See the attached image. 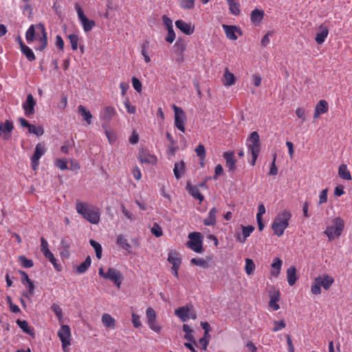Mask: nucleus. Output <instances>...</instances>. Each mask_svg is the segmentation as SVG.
Instances as JSON below:
<instances>
[{
    "label": "nucleus",
    "instance_id": "nucleus-1",
    "mask_svg": "<svg viewBox=\"0 0 352 352\" xmlns=\"http://www.w3.org/2000/svg\"><path fill=\"white\" fill-rule=\"evenodd\" d=\"M76 211L87 221L92 224H97L100 219V213L98 208L89 205L85 202L76 203Z\"/></svg>",
    "mask_w": 352,
    "mask_h": 352
},
{
    "label": "nucleus",
    "instance_id": "nucleus-2",
    "mask_svg": "<svg viewBox=\"0 0 352 352\" xmlns=\"http://www.w3.org/2000/svg\"><path fill=\"white\" fill-rule=\"evenodd\" d=\"M291 217V212L286 210L276 216L272 224V229L275 235L281 236L284 234L285 230L289 226V221Z\"/></svg>",
    "mask_w": 352,
    "mask_h": 352
},
{
    "label": "nucleus",
    "instance_id": "nucleus-3",
    "mask_svg": "<svg viewBox=\"0 0 352 352\" xmlns=\"http://www.w3.org/2000/svg\"><path fill=\"white\" fill-rule=\"evenodd\" d=\"M334 282V279L327 274L316 277L311 287V292L314 295L321 294V287L328 290Z\"/></svg>",
    "mask_w": 352,
    "mask_h": 352
},
{
    "label": "nucleus",
    "instance_id": "nucleus-4",
    "mask_svg": "<svg viewBox=\"0 0 352 352\" xmlns=\"http://www.w3.org/2000/svg\"><path fill=\"white\" fill-rule=\"evenodd\" d=\"M344 228V221L340 217L333 219L332 225L328 226L324 231V234L328 236L329 240L331 241L341 235Z\"/></svg>",
    "mask_w": 352,
    "mask_h": 352
},
{
    "label": "nucleus",
    "instance_id": "nucleus-5",
    "mask_svg": "<svg viewBox=\"0 0 352 352\" xmlns=\"http://www.w3.org/2000/svg\"><path fill=\"white\" fill-rule=\"evenodd\" d=\"M189 241L187 246L197 253H201L204 251L202 246L203 236L200 232H191L188 234Z\"/></svg>",
    "mask_w": 352,
    "mask_h": 352
},
{
    "label": "nucleus",
    "instance_id": "nucleus-6",
    "mask_svg": "<svg viewBox=\"0 0 352 352\" xmlns=\"http://www.w3.org/2000/svg\"><path fill=\"white\" fill-rule=\"evenodd\" d=\"M57 335L60 338L62 344V348L64 352L69 351L68 346L71 344V331L67 324L60 327L57 332Z\"/></svg>",
    "mask_w": 352,
    "mask_h": 352
},
{
    "label": "nucleus",
    "instance_id": "nucleus-7",
    "mask_svg": "<svg viewBox=\"0 0 352 352\" xmlns=\"http://www.w3.org/2000/svg\"><path fill=\"white\" fill-rule=\"evenodd\" d=\"M75 9L77 12L78 19L82 25L84 31L86 32L91 31L96 25L95 21L87 19L78 3L75 4Z\"/></svg>",
    "mask_w": 352,
    "mask_h": 352
},
{
    "label": "nucleus",
    "instance_id": "nucleus-8",
    "mask_svg": "<svg viewBox=\"0 0 352 352\" xmlns=\"http://www.w3.org/2000/svg\"><path fill=\"white\" fill-rule=\"evenodd\" d=\"M247 146L249 153H259L261 150L260 137L256 131L250 133L247 139Z\"/></svg>",
    "mask_w": 352,
    "mask_h": 352
},
{
    "label": "nucleus",
    "instance_id": "nucleus-9",
    "mask_svg": "<svg viewBox=\"0 0 352 352\" xmlns=\"http://www.w3.org/2000/svg\"><path fill=\"white\" fill-rule=\"evenodd\" d=\"M46 153V148L43 144L38 143L36 145L34 153L31 157L32 167L36 170L38 167L40 158Z\"/></svg>",
    "mask_w": 352,
    "mask_h": 352
},
{
    "label": "nucleus",
    "instance_id": "nucleus-10",
    "mask_svg": "<svg viewBox=\"0 0 352 352\" xmlns=\"http://www.w3.org/2000/svg\"><path fill=\"white\" fill-rule=\"evenodd\" d=\"M175 112V125L181 131H185L184 120L186 119L184 111L176 105L173 106Z\"/></svg>",
    "mask_w": 352,
    "mask_h": 352
},
{
    "label": "nucleus",
    "instance_id": "nucleus-11",
    "mask_svg": "<svg viewBox=\"0 0 352 352\" xmlns=\"http://www.w3.org/2000/svg\"><path fill=\"white\" fill-rule=\"evenodd\" d=\"M38 30L41 33V36L38 35V32H36L35 40L38 41V45L35 47L36 50L43 51L47 45V33L43 25L39 24Z\"/></svg>",
    "mask_w": 352,
    "mask_h": 352
},
{
    "label": "nucleus",
    "instance_id": "nucleus-12",
    "mask_svg": "<svg viewBox=\"0 0 352 352\" xmlns=\"http://www.w3.org/2000/svg\"><path fill=\"white\" fill-rule=\"evenodd\" d=\"M146 314L149 328L155 332L159 333L161 331L162 327L156 324L155 311L153 308L149 307L146 309Z\"/></svg>",
    "mask_w": 352,
    "mask_h": 352
},
{
    "label": "nucleus",
    "instance_id": "nucleus-13",
    "mask_svg": "<svg viewBox=\"0 0 352 352\" xmlns=\"http://www.w3.org/2000/svg\"><path fill=\"white\" fill-rule=\"evenodd\" d=\"M104 278L111 280L118 288H120L122 283V276L120 272L117 270L109 267L105 273Z\"/></svg>",
    "mask_w": 352,
    "mask_h": 352
},
{
    "label": "nucleus",
    "instance_id": "nucleus-14",
    "mask_svg": "<svg viewBox=\"0 0 352 352\" xmlns=\"http://www.w3.org/2000/svg\"><path fill=\"white\" fill-rule=\"evenodd\" d=\"M36 102L33 96L31 94H28L26 101L23 104V108L25 111V114L30 116L34 113V106Z\"/></svg>",
    "mask_w": 352,
    "mask_h": 352
},
{
    "label": "nucleus",
    "instance_id": "nucleus-15",
    "mask_svg": "<svg viewBox=\"0 0 352 352\" xmlns=\"http://www.w3.org/2000/svg\"><path fill=\"white\" fill-rule=\"evenodd\" d=\"M192 308V304H187L184 307H180L175 309V314L179 318L182 322H186L188 320V313Z\"/></svg>",
    "mask_w": 352,
    "mask_h": 352
},
{
    "label": "nucleus",
    "instance_id": "nucleus-16",
    "mask_svg": "<svg viewBox=\"0 0 352 352\" xmlns=\"http://www.w3.org/2000/svg\"><path fill=\"white\" fill-rule=\"evenodd\" d=\"M329 34V30L327 27L321 25L318 28V30L316 33L315 41L318 45L322 44L325 38L327 37Z\"/></svg>",
    "mask_w": 352,
    "mask_h": 352
},
{
    "label": "nucleus",
    "instance_id": "nucleus-17",
    "mask_svg": "<svg viewBox=\"0 0 352 352\" xmlns=\"http://www.w3.org/2000/svg\"><path fill=\"white\" fill-rule=\"evenodd\" d=\"M226 162V166L230 171H234L236 169V160L233 152H225L223 155Z\"/></svg>",
    "mask_w": 352,
    "mask_h": 352
},
{
    "label": "nucleus",
    "instance_id": "nucleus-18",
    "mask_svg": "<svg viewBox=\"0 0 352 352\" xmlns=\"http://www.w3.org/2000/svg\"><path fill=\"white\" fill-rule=\"evenodd\" d=\"M270 297L269 306L274 311L278 310L280 308L279 305L277 304L280 298V292L278 290L271 292Z\"/></svg>",
    "mask_w": 352,
    "mask_h": 352
},
{
    "label": "nucleus",
    "instance_id": "nucleus-19",
    "mask_svg": "<svg viewBox=\"0 0 352 352\" xmlns=\"http://www.w3.org/2000/svg\"><path fill=\"white\" fill-rule=\"evenodd\" d=\"M175 25L177 28H178L186 35H190L193 33V29H192L191 25L190 23H186L182 20L176 21Z\"/></svg>",
    "mask_w": 352,
    "mask_h": 352
},
{
    "label": "nucleus",
    "instance_id": "nucleus-20",
    "mask_svg": "<svg viewBox=\"0 0 352 352\" xmlns=\"http://www.w3.org/2000/svg\"><path fill=\"white\" fill-rule=\"evenodd\" d=\"M13 124L9 120H6L4 123L2 122V130L0 131V135H3L4 140H8L10 137V133L13 130Z\"/></svg>",
    "mask_w": 352,
    "mask_h": 352
},
{
    "label": "nucleus",
    "instance_id": "nucleus-21",
    "mask_svg": "<svg viewBox=\"0 0 352 352\" xmlns=\"http://www.w3.org/2000/svg\"><path fill=\"white\" fill-rule=\"evenodd\" d=\"M222 28L224 30L226 37L228 39L232 40V41H235L237 39V36L235 34V32L237 30V28L236 26L223 25Z\"/></svg>",
    "mask_w": 352,
    "mask_h": 352
},
{
    "label": "nucleus",
    "instance_id": "nucleus-22",
    "mask_svg": "<svg viewBox=\"0 0 352 352\" xmlns=\"http://www.w3.org/2000/svg\"><path fill=\"white\" fill-rule=\"evenodd\" d=\"M116 111L112 107H105L103 113L101 115L102 119L107 123H109L112 118L116 115Z\"/></svg>",
    "mask_w": 352,
    "mask_h": 352
},
{
    "label": "nucleus",
    "instance_id": "nucleus-23",
    "mask_svg": "<svg viewBox=\"0 0 352 352\" xmlns=\"http://www.w3.org/2000/svg\"><path fill=\"white\" fill-rule=\"evenodd\" d=\"M78 112L83 118L84 120H85L88 124H91L92 115L91 112L89 110H87L84 106L79 105L78 107Z\"/></svg>",
    "mask_w": 352,
    "mask_h": 352
},
{
    "label": "nucleus",
    "instance_id": "nucleus-24",
    "mask_svg": "<svg viewBox=\"0 0 352 352\" xmlns=\"http://www.w3.org/2000/svg\"><path fill=\"white\" fill-rule=\"evenodd\" d=\"M187 190L189 192V194H190V195L196 199H199L200 202H201L204 197V196L201 194L199 188L197 186H191L189 184H187Z\"/></svg>",
    "mask_w": 352,
    "mask_h": 352
},
{
    "label": "nucleus",
    "instance_id": "nucleus-25",
    "mask_svg": "<svg viewBox=\"0 0 352 352\" xmlns=\"http://www.w3.org/2000/svg\"><path fill=\"white\" fill-rule=\"evenodd\" d=\"M102 322L107 328L115 329L116 320L109 314H104L102 316Z\"/></svg>",
    "mask_w": 352,
    "mask_h": 352
},
{
    "label": "nucleus",
    "instance_id": "nucleus-26",
    "mask_svg": "<svg viewBox=\"0 0 352 352\" xmlns=\"http://www.w3.org/2000/svg\"><path fill=\"white\" fill-rule=\"evenodd\" d=\"M287 280L288 282V284L290 286L294 285L296 280H297V276H296V269L294 266H291L289 267L287 270Z\"/></svg>",
    "mask_w": 352,
    "mask_h": 352
},
{
    "label": "nucleus",
    "instance_id": "nucleus-27",
    "mask_svg": "<svg viewBox=\"0 0 352 352\" xmlns=\"http://www.w3.org/2000/svg\"><path fill=\"white\" fill-rule=\"evenodd\" d=\"M282 263H283L282 261L278 257H276L273 259L272 263L271 265L272 267V270L271 272L272 275H273L275 277H276L279 275L280 269H281V266H282Z\"/></svg>",
    "mask_w": 352,
    "mask_h": 352
},
{
    "label": "nucleus",
    "instance_id": "nucleus-28",
    "mask_svg": "<svg viewBox=\"0 0 352 352\" xmlns=\"http://www.w3.org/2000/svg\"><path fill=\"white\" fill-rule=\"evenodd\" d=\"M217 212L216 208H212L210 210L207 218L204 221L205 226H213L215 224Z\"/></svg>",
    "mask_w": 352,
    "mask_h": 352
},
{
    "label": "nucleus",
    "instance_id": "nucleus-29",
    "mask_svg": "<svg viewBox=\"0 0 352 352\" xmlns=\"http://www.w3.org/2000/svg\"><path fill=\"white\" fill-rule=\"evenodd\" d=\"M116 243L123 250L129 252H131V246L123 235L120 234L117 236Z\"/></svg>",
    "mask_w": 352,
    "mask_h": 352
},
{
    "label": "nucleus",
    "instance_id": "nucleus-30",
    "mask_svg": "<svg viewBox=\"0 0 352 352\" xmlns=\"http://www.w3.org/2000/svg\"><path fill=\"white\" fill-rule=\"evenodd\" d=\"M338 175L343 179L351 180V175L346 164H341L338 168Z\"/></svg>",
    "mask_w": 352,
    "mask_h": 352
},
{
    "label": "nucleus",
    "instance_id": "nucleus-31",
    "mask_svg": "<svg viewBox=\"0 0 352 352\" xmlns=\"http://www.w3.org/2000/svg\"><path fill=\"white\" fill-rule=\"evenodd\" d=\"M168 261L175 268H179L181 265V258L176 252H170L168 254Z\"/></svg>",
    "mask_w": 352,
    "mask_h": 352
},
{
    "label": "nucleus",
    "instance_id": "nucleus-32",
    "mask_svg": "<svg viewBox=\"0 0 352 352\" xmlns=\"http://www.w3.org/2000/svg\"><path fill=\"white\" fill-rule=\"evenodd\" d=\"M264 16V12L258 9H254L251 12V21L255 24H259Z\"/></svg>",
    "mask_w": 352,
    "mask_h": 352
},
{
    "label": "nucleus",
    "instance_id": "nucleus-33",
    "mask_svg": "<svg viewBox=\"0 0 352 352\" xmlns=\"http://www.w3.org/2000/svg\"><path fill=\"white\" fill-rule=\"evenodd\" d=\"M16 322L23 332L30 336L34 335L33 329L29 326L28 322L26 320H21L18 319Z\"/></svg>",
    "mask_w": 352,
    "mask_h": 352
},
{
    "label": "nucleus",
    "instance_id": "nucleus-34",
    "mask_svg": "<svg viewBox=\"0 0 352 352\" xmlns=\"http://www.w3.org/2000/svg\"><path fill=\"white\" fill-rule=\"evenodd\" d=\"M174 175L178 179H179L184 172V162L181 161L175 164L173 169Z\"/></svg>",
    "mask_w": 352,
    "mask_h": 352
},
{
    "label": "nucleus",
    "instance_id": "nucleus-35",
    "mask_svg": "<svg viewBox=\"0 0 352 352\" xmlns=\"http://www.w3.org/2000/svg\"><path fill=\"white\" fill-rule=\"evenodd\" d=\"M224 81L223 85L225 86H231L234 85L235 82V77L234 74L228 71V69L226 68L224 75Z\"/></svg>",
    "mask_w": 352,
    "mask_h": 352
},
{
    "label": "nucleus",
    "instance_id": "nucleus-36",
    "mask_svg": "<svg viewBox=\"0 0 352 352\" xmlns=\"http://www.w3.org/2000/svg\"><path fill=\"white\" fill-rule=\"evenodd\" d=\"M91 263V258H90L89 256H88L85 258V261L82 262V263H80L77 267V272L78 274H83V273H85L89 269V267H90Z\"/></svg>",
    "mask_w": 352,
    "mask_h": 352
},
{
    "label": "nucleus",
    "instance_id": "nucleus-37",
    "mask_svg": "<svg viewBox=\"0 0 352 352\" xmlns=\"http://www.w3.org/2000/svg\"><path fill=\"white\" fill-rule=\"evenodd\" d=\"M315 109L321 114L325 113L328 111L329 106L325 100H320L316 104Z\"/></svg>",
    "mask_w": 352,
    "mask_h": 352
},
{
    "label": "nucleus",
    "instance_id": "nucleus-38",
    "mask_svg": "<svg viewBox=\"0 0 352 352\" xmlns=\"http://www.w3.org/2000/svg\"><path fill=\"white\" fill-rule=\"evenodd\" d=\"M72 245V241L68 236L64 237L61 240V242H60L61 248L63 250H65V251L66 252L67 256L69 255V250L70 249Z\"/></svg>",
    "mask_w": 352,
    "mask_h": 352
},
{
    "label": "nucleus",
    "instance_id": "nucleus-39",
    "mask_svg": "<svg viewBox=\"0 0 352 352\" xmlns=\"http://www.w3.org/2000/svg\"><path fill=\"white\" fill-rule=\"evenodd\" d=\"M243 230V240L241 239L240 236H238V240L241 243H245L246 239L250 235V234L254 230V227L252 226H242Z\"/></svg>",
    "mask_w": 352,
    "mask_h": 352
},
{
    "label": "nucleus",
    "instance_id": "nucleus-40",
    "mask_svg": "<svg viewBox=\"0 0 352 352\" xmlns=\"http://www.w3.org/2000/svg\"><path fill=\"white\" fill-rule=\"evenodd\" d=\"M36 36V33L35 32V30H34V25H32L28 29V30H27V32L25 33V38L27 40V42L28 43H30L31 42H32L35 39Z\"/></svg>",
    "mask_w": 352,
    "mask_h": 352
},
{
    "label": "nucleus",
    "instance_id": "nucleus-41",
    "mask_svg": "<svg viewBox=\"0 0 352 352\" xmlns=\"http://www.w3.org/2000/svg\"><path fill=\"white\" fill-rule=\"evenodd\" d=\"M21 52L26 56L28 60L32 61L36 59L34 52L28 46H22Z\"/></svg>",
    "mask_w": 352,
    "mask_h": 352
},
{
    "label": "nucleus",
    "instance_id": "nucleus-42",
    "mask_svg": "<svg viewBox=\"0 0 352 352\" xmlns=\"http://www.w3.org/2000/svg\"><path fill=\"white\" fill-rule=\"evenodd\" d=\"M183 331L186 333L184 338L189 342H195L194 336L192 333V331L187 324L183 325Z\"/></svg>",
    "mask_w": 352,
    "mask_h": 352
},
{
    "label": "nucleus",
    "instance_id": "nucleus-43",
    "mask_svg": "<svg viewBox=\"0 0 352 352\" xmlns=\"http://www.w3.org/2000/svg\"><path fill=\"white\" fill-rule=\"evenodd\" d=\"M90 245L94 248L96 252V257L100 259L102 257V246L101 245L94 240H90Z\"/></svg>",
    "mask_w": 352,
    "mask_h": 352
},
{
    "label": "nucleus",
    "instance_id": "nucleus-44",
    "mask_svg": "<svg viewBox=\"0 0 352 352\" xmlns=\"http://www.w3.org/2000/svg\"><path fill=\"white\" fill-rule=\"evenodd\" d=\"M138 159L141 163H151V160L154 159V157L146 153V152L142 151L139 154Z\"/></svg>",
    "mask_w": 352,
    "mask_h": 352
},
{
    "label": "nucleus",
    "instance_id": "nucleus-45",
    "mask_svg": "<svg viewBox=\"0 0 352 352\" xmlns=\"http://www.w3.org/2000/svg\"><path fill=\"white\" fill-rule=\"evenodd\" d=\"M255 268V265L253 261L250 258L245 259V270L247 274L250 275Z\"/></svg>",
    "mask_w": 352,
    "mask_h": 352
},
{
    "label": "nucleus",
    "instance_id": "nucleus-46",
    "mask_svg": "<svg viewBox=\"0 0 352 352\" xmlns=\"http://www.w3.org/2000/svg\"><path fill=\"white\" fill-rule=\"evenodd\" d=\"M19 260L20 261L23 267L29 268L34 265L33 261L31 259H28L25 256H20L19 257Z\"/></svg>",
    "mask_w": 352,
    "mask_h": 352
},
{
    "label": "nucleus",
    "instance_id": "nucleus-47",
    "mask_svg": "<svg viewBox=\"0 0 352 352\" xmlns=\"http://www.w3.org/2000/svg\"><path fill=\"white\" fill-rule=\"evenodd\" d=\"M29 132L31 133H34L37 136H41L44 133V130L42 126H36L34 125L30 126Z\"/></svg>",
    "mask_w": 352,
    "mask_h": 352
},
{
    "label": "nucleus",
    "instance_id": "nucleus-48",
    "mask_svg": "<svg viewBox=\"0 0 352 352\" xmlns=\"http://www.w3.org/2000/svg\"><path fill=\"white\" fill-rule=\"evenodd\" d=\"M190 262L194 265L202 267L204 268H207L208 267V262L204 258H193L191 259Z\"/></svg>",
    "mask_w": 352,
    "mask_h": 352
},
{
    "label": "nucleus",
    "instance_id": "nucleus-49",
    "mask_svg": "<svg viewBox=\"0 0 352 352\" xmlns=\"http://www.w3.org/2000/svg\"><path fill=\"white\" fill-rule=\"evenodd\" d=\"M24 285L28 289V292L23 293V296L29 298V296H32L34 294V289H35L34 285L33 282L31 280V281L28 282V283H26V285Z\"/></svg>",
    "mask_w": 352,
    "mask_h": 352
},
{
    "label": "nucleus",
    "instance_id": "nucleus-50",
    "mask_svg": "<svg viewBox=\"0 0 352 352\" xmlns=\"http://www.w3.org/2000/svg\"><path fill=\"white\" fill-rule=\"evenodd\" d=\"M228 5H229V7H230V12L235 15V16H237L240 13V9H239V3H236V2H230V3H228Z\"/></svg>",
    "mask_w": 352,
    "mask_h": 352
},
{
    "label": "nucleus",
    "instance_id": "nucleus-51",
    "mask_svg": "<svg viewBox=\"0 0 352 352\" xmlns=\"http://www.w3.org/2000/svg\"><path fill=\"white\" fill-rule=\"evenodd\" d=\"M195 153L201 160H204L206 157V150L203 144H199L195 148Z\"/></svg>",
    "mask_w": 352,
    "mask_h": 352
},
{
    "label": "nucleus",
    "instance_id": "nucleus-52",
    "mask_svg": "<svg viewBox=\"0 0 352 352\" xmlns=\"http://www.w3.org/2000/svg\"><path fill=\"white\" fill-rule=\"evenodd\" d=\"M68 38L69 39L72 49L73 50H76L78 48V37L75 34H72L68 36Z\"/></svg>",
    "mask_w": 352,
    "mask_h": 352
},
{
    "label": "nucleus",
    "instance_id": "nucleus-53",
    "mask_svg": "<svg viewBox=\"0 0 352 352\" xmlns=\"http://www.w3.org/2000/svg\"><path fill=\"white\" fill-rule=\"evenodd\" d=\"M179 5L184 9H192L195 6V0H179Z\"/></svg>",
    "mask_w": 352,
    "mask_h": 352
},
{
    "label": "nucleus",
    "instance_id": "nucleus-54",
    "mask_svg": "<svg viewBox=\"0 0 352 352\" xmlns=\"http://www.w3.org/2000/svg\"><path fill=\"white\" fill-rule=\"evenodd\" d=\"M51 309L54 311L58 319L60 320L63 318V310L60 306L56 304H53L51 306Z\"/></svg>",
    "mask_w": 352,
    "mask_h": 352
},
{
    "label": "nucleus",
    "instance_id": "nucleus-55",
    "mask_svg": "<svg viewBox=\"0 0 352 352\" xmlns=\"http://www.w3.org/2000/svg\"><path fill=\"white\" fill-rule=\"evenodd\" d=\"M151 233L156 237H160L163 234L162 228L157 223H154L153 226L151 228Z\"/></svg>",
    "mask_w": 352,
    "mask_h": 352
},
{
    "label": "nucleus",
    "instance_id": "nucleus-56",
    "mask_svg": "<svg viewBox=\"0 0 352 352\" xmlns=\"http://www.w3.org/2000/svg\"><path fill=\"white\" fill-rule=\"evenodd\" d=\"M285 326H286V324L284 322V320L274 321V327L272 329V331L274 332L278 331L281 330L282 329L285 328Z\"/></svg>",
    "mask_w": 352,
    "mask_h": 352
},
{
    "label": "nucleus",
    "instance_id": "nucleus-57",
    "mask_svg": "<svg viewBox=\"0 0 352 352\" xmlns=\"http://www.w3.org/2000/svg\"><path fill=\"white\" fill-rule=\"evenodd\" d=\"M124 107L127 111V112L130 114H134L136 112V108L135 106L130 104V102L128 99H126L124 102Z\"/></svg>",
    "mask_w": 352,
    "mask_h": 352
},
{
    "label": "nucleus",
    "instance_id": "nucleus-58",
    "mask_svg": "<svg viewBox=\"0 0 352 352\" xmlns=\"http://www.w3.org/2000/svg\"><path fill=\"white\" fill-rule=\"evenodd\" d=\"M132 323L134 327L139 328L142 326V323L140 321V317L138 314L133 313L132 314Z\"/></svg>",
    "mask_w": 352,
    "mask_h": 352
},
{
    "label": "nucleus",
    "instance_id": "nucleus-59",
    "mask_svg": "<svg viewBox=\"0 0 352 352\" xmlns=\"http://www.w3.org/2000/svg\"><path fill=\"white\" fill-rule=\"evenodd\" d=\"M276 159V153H274L273 154V161H272V166H271V168H270V173H269V174L271 175H276L278 173V168H277V167L276 166V164H275Z\"/></svg>",
    "mask_w": 352,
    "mask_h": 352
},
{
    "label": "nucleus",
    "instance_id": "nucleus-60",
    "mask_svg": "<svg viewBox=\"0 0 352 352\" xmlns=\"http://www.w3.org/2000/svg\"><path fill=\"white\" fill-rule=\"evenodd\" d=\"M210 336H205V335L204 336L203 338H200L199 343H200V344H201L203 350H204V351L206 350L207 346L210 342Z\"/></svg>",
    "mask_w": 352,
    "mask_h": 352
},
{
    "label": "nucleus",
    "instance_id": "nucleus-61",
    "mask_svg": "<svg viewBox=\"0 0 352 352\" xmlns=\"http://www.w3.org/2000/svg\"><path fill=\"white\" fill-rule=\"evenodd\" d=\"M132 85L134 89L138 92H140L142 91V83L137 78H132Z\"/></svg>",
    "mask_w": 352,
    "mask_h": 352
},
{
    "label": "nucleus",
    "instance_id": "nucleus-62",
    "mask_svg": "<svg viewBox=\"0 0 352 352\" xmlns=\"http://www.w3.org/2000/svg\"><path fill=\"white\" fill-rule=\"evenodd\" d=\"M327 188L323 189L319 196V204H322L326 203L327 201Z\"/></svg>",
    "mask_w": 352,
    "mask_h": 352
},
{
    "label": "nucleus",
    "instance_id": "nucleus-63",
    "mask_svg": "<svg viewBox=\"0 0 352 352\" xmlns=\"http://www.w3.org/2000/svg\"><path fill=\"white\" fill-rule=\"evenodd\" d=\"M56 166L60 170H66L68 168L66 161L62 159H58L56 162Z\"/></svg>",
    "mask_w": 352,
    "mask_h": 352
},
{
    "label": "nucleus",
    "instance_id": "nucleus-64",
    "mask_svg": "<svg viewBox=\"0 0 352 352\" xmlns=\"http://www.w3.org/2000/svg\"><path fill=\"white\" fill-rule=\"evenodd\" d=\"M296 114L298 118L302 120V122H305L306 120L305 110L302 108H297L296 110Z\"/></svg>",
    "mask_w": 352,
    "mask_h": 352
}]
</instances>
